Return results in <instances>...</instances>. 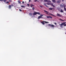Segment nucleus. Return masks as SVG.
Here are the masks:
<instances>
[{"label": "nucleus", "mask_w": 66, "mask_h": 66, "mask_svg": "<svg viewBox=\"0 0 66 66\" xmlns=\"http://www.w3.org/2000/svg\"><path fill=\"white\" fill-rule=\"evenodd\" d=\"M60 12L61 13H63V11L62 10H61Z\"/></svg>", "instance_id": "obj_20"}, {"label": "nucleus", "mask_w": 66, "mask_h": 66, "mask_svg": "<svg viewBox=\"0 0 66 66\" xmlns=\"http://www.w3.org/2000/svg\"><path fill=\"white\" fill-rule=\"evenodd\" d=\"M64 9L65 11H66V8H65V7H64Z\"/></svg>", "instance_id": "obj_23"}, {"label": "nucleus", "mask_w": 66, "mask_h": 66, "mask_svg": "<svg viewBox=\"0 0 66 66\" xmlns=\"http://www.w3.org/2000/svg\"><path fill=\"white\" fill-rule=\"evenodd\" d=\"M66 22H64L62 23L61 24H60V26L61 27H62V26H66V24H65V23H66Z\"/></svg>", "instance_id": "obj_1"}, {"label": "nucleus", "mask_w": 66, "mask_h": 66, "mask_svg": "<svg viewBox=\"0 0 66 66\" xmlns=\"http://www.w3.org/2000/svg\"><path fill=\"white\" fill-rule=\"evenodd\" d=\"M10 1V2H12V1H11V0H10V1Z\"/></svg>", "instance_id": "obj_31"}, {"label": "nucleus", "mask_w": 66, "mask_h": 66, "mask_svg": "<svg viewBox=\"0 0 66 66\" xmlns=\"http://www.w3.org/2000/svg\"><path fill=\"white\" fill-rule=\"evenodd\" d=\"M34 15H36V14H38V15H40V13L38 12H35L34 13H33Z\"/></svg>", "instance_id": "obj_2"}, {"label": "nucleus", "mask_w": 66, "mask_h": 66, "mask_svg": "<svg viewBox=\"0 0 66 66\" xmlns=\"http://www.w3.org/2000/svg\"><path fill=\"white\" fill-rule=\"evenodd\" d=\"M44 5H45V6H46V7H48V6H47V5H46V4L45 3H44Z\"/></svg>", "instance_id": "obj_14"}, {"label": "nucleus", "mask_w": 66, "mask_h": 66, "mask_svg": "<svg viewBox=\"0 0 66 66\" xmlns=\"http://www.w3.org/2000/svg\"><path fill=\"white\" fill-rule=\"evenodd\" d=\"M48 15H52V16H54V15L51 14L50 13L49 14H48Z\"/></svg>", "instance_id": "obj_11"}, {"label": "nucleus", "mask_w": 66, "mask_h": 66, "mask_svg": "<svg viewBox=\"0 0 66 66\" xmlns=\"http://www.w3.org/2000/svg\"><path fill=\"white\" fill-rule=\"evenodd\" d=\"M49 9L50 10H53V9H52V8H49Z\"/></svg>", "instance_id": "obj_16"}, {"label": "nucleus", "mask_w": 66, "mask_h": 66, "mask_svg": "<svg viewBox=\"0 0 66 66\" xmlns=\"http://www.w3.org/2000/svg\"><path fill=\"white\" fill-rule=\"evenodd\" d=\"M30 7H32V4H31V5Z\"/></svg>", "instance_id": "obj_27"}, {"label": "nucleus", "mask_w": 66, "mask_h": 66, "mask_svg": "<svg viewBox=\"0 0 66 66\" xmlns=\"http://www.w3.org/2000/svg\"><path fill=\"white\" fill-rule=\"evenodd\" d=\"M60 20H61V21H64V20H62L61 19H60Z\"/></svg>", "instance_id": "obj_29"}, {"label": "nucleus", "mask_w": 66, "mask_h": 66, "mask_svg": "<svg viewBox=\"0 0 66 66\" xmlns=\"http://www.w3.org/2000/svg\"><path fill=\"white\" fill-rule=\"evenodd\" d=\"M22 3H24V2H22Z\"/></svg>", "instance_id": "obj_34"}, {"label": "nucleus", "mask_w": 66, "mask_h": 66, "mask_svg": "<svg viewBox=\"0 0 66 66\" xmlns=\"http://www.w3.org/2000/svg\"><path fill=\"white\" fill-rule=\"evenodd\" d=\"M40 16H44L42 14H40Z\"/></svg>", "instance_id": "obj_26"}, {"label": "nucleus", "mask_w": 66, "mask_h": 66, "mask_svg": "<svg viewBox=\"0 0 66 66\" xmlns=\"http://www.w3.org/2000/svg\"><path fill=\"white\" fill-rule=\"evenodd\" d=\"M3 1L5 2L6 1V0H3Z\"/></svg>", "instance_id": "obj_22"}, {"label": "nucleus", "mask_w": 66, "mask_h": 66, "mask_svg": "<svg viewBox=\"0 0 66 66\" xmlns=\"http://www.w3.org/2000/svg\"><path fill=\"white\" fill-rule=\"evenodd\" d=\"M51 2V1H48V2Z\"/></svg>", "instance_id": "obj_25"}, {"label": "nucleus", "mask_w": 66, "mask_h": 66, "mask_svg": "<svg viewBox=\"0 0 66 66\" xmlns=\"http://www.w3.org/2000/svg\"><path fill=\"white\" fill-rule=\"evenodd\" d=\"M32 6H34V5H32Z\"/></svg>", "instance_id": "obj_40"}, {"label": "nucleus", "mask_w": 66, "mask_h": 66, "mask_svg": "<svg viewBox=\"0 0 66 66\" xmlns=\"http://www.w3.org/2000/svg\"><path fill=\"white\" fill-rule=\"evenodd\" d=\"M44 1H45V2H48V0H44Z\"/></svg>", "instance_id": "obj_19"}, {"label": "nucleus", "mask_w": 66, "mask_h": 66, "mask_svg": "<svg viewBox=\"0 0 66 66\" xmlns=\"http://www.w3.org/2000/svg\"><path fill=\"white\" fill-rule=\"evenodd\" d=\"M35 9V8H34V7H33V8H32V9L33 10H34Z\"/></svg>", "instance_id": "obj_30"}, {"label": "nucleus", "mask_w": 66, "mask_h": 66, "mask_svg": "<svg viewBox=\"0 0 66 66\" xmlns=\"http://www.w3.org/2000/svg\"><path fill=\"white\" fill-rule=\"evenodd\" d=\"M56 16H58L59 17H61V16H62L61 15H60L59 13H57V14L56 15Z\"/></svg>", "instance_id": "obj_7"}, {"label": "nucleus", "mask_w": 66, "mask_h": 66, "mask_svg": "<svg viewBox=\"0 0 66 66\" xmlns=\"http://www.w3.org/2000/svg\"><path fill=\"white\" fill-rule=\"evenodd\" d=\"M40 7H43V6H41V5H40Z\"/></svg>", "instance_id": "obj_33"}, {"label": "nucleus", "mask_w": 66, "mask_h": 66, "mask_svg": "<svg viewBox=\"0 0 66 66\" xmlns=\"http://www.w3.org/2000/svg\"><path fill=\"white\" fill-rule=\"evenodd\" d=\"M19 10L21 12L22 11V10H21L20 9H19Z\"/></svg>", "instance_id": "obj_28"}, {"label": "nucleus", "mask_w": 66, "mask_h": 66, "mask_svg": "<svg viewBox=\"0 0 66 66\" xmlns=\"http://www.w3.org/2000/svg\"><path fill=\"white\" fill-rule=\"evenodd\" d=\"M6 3H9V2H6Z\"/></svg>", "instance_id": "obj_37"}, {"label": "nucleus", "mask_w": 66, "mask_h": 66, "mask_svg": "<svg viewBox=\"0 0 66 66\" xmlns=\"http://www.w3.org/2000/svg\"><path fill=\"white\" fill-rule=\"evenodd\" d=\"M50 4H51V5H52V6H53V7H55V6H54V5H53V4L52 3H51Z\"/></svg>", "instance_id": "obj_10"}, {"label": "nucleus", "mask_w": 66, "mask_h": 66, "mask_svg": "<svg viewBox=\"0 0 66 66\" xmlns=\"http://www.w3.org/2000/svg\"><path fill=\"white\" fill-rule=\"evenodd\" d=\"M21 7H22L23 8H24V7H25L24 6L22 5L21 6Z\"/></svg>", "instance_id": "obj_17"}, {"label": "nucleus", "mask_w": 66, "mask_h": 66, "mask_svg": "<svg viewBox=\"0 0 66 66\" xmlns=\"http://www.w3.org/2000/svg\"><path fill=\"white\" fill-rule=\"evenodd\" d=\"M29 15H30V16H32V14L31 13H29Z\"/></svg>", "instance_id": "obj_18"}, {"label": "nucleus", "mask_w": 66, "mask_h": 66, "mask_svg": "<svg viewBox=\"0 0 66 66\" xmlns=\"http://www.w3.org/2000/svg\"><path fill=\"white\" fill-rule=\"evenodd\" d=\"M31 0H29V2H31Z\"/></svg>", "instance_id": "obj_36"}, {"label": "nucleus", "mask_w": 66, "mask_h": 66, "mask_svg": "<svg viewBox=\"0 0 66 66\" xmlns=\"http://www.w3.org/2000/svg\"><path fill=\"white\" fill-rule=\"evenodd\" d=\"M27 5H28V6H29V4H27Z\"/></svg>", "instance_id": "obj_35"}, {"label": "nucleus", "mask_w": 66, "mask_h": 66, "mask_svg": "<svg viewBox=\"0 0 66 66\" xmlns=\"http://www.w3.org/2000/svg\"><path fill=\"white\" fill-rule=\"evenodd\" d=\"M61 2V1L60 0H59L57 2V3H60Z\"/></svg>", "instance_id": "obj_9"}, {"label": "nucleus", "mask_w": 66, "mask_h": 66, "mask_svg": "<svg viewBox=\"0 0 66 66\" xmlns=\"http://www.w3.org/2000/svg\"><path fill=\"white\" fill-rule=\"evenodd\" d=\"M44 11L45 13H47L46 14H49L48 13H49V12H48L46 10H44Z\"/></svg>", "instance_id": "obj_8"}, {"label": "nucleus", "mask_w": 66, "mask_h": 66, "mask_svg": "<svg viewBox=\"0 0 66 66\" xmlns=\"http://www.w3.org/2000/svg\"><path fill=\"white\" fill-rule=\"evenodd\" d=\"M47 5H50V4L49 3H47Z\"/></svg>", "instance_id": "obj_24"}, {"label": "nucleus", "mask_w": 66, "mask_h": 66, "mask_svg": "<svg viewBox=\"0 0 66 66\" xmlns=\"http://www.w3.org/2000/svg\"><path fill=\"white\" fill-rule=\"evenodd\" d=\"M55 24V25H56V23H54Z\"/></svg>", "instance_id": "obj_32"}, {"label": "nucleus", "mask_w": 66, "mask_h": 66, "mask_svg": "<svg viewBox=\"0 0 66 66\" xmlns=\"http://www.w3.org/2000/svg\"><path fill=\"white\" fill-rule=\"evenodd\" d=\"M18 3H20H20H21V2H20V1H18Z\"/></svg>", "instance_id": "obj_21"}, {"label": "nucleus", "mask_w": 66, "mask_h": 66, "mask_svg": "<svg viewBox=\"0 0 66 66\" xmlns=\"http://www.w3.org/2000/svg\"><path fill=\"white\" fill-rule=\"evenodd\" d=\"M47 18H52V17L50 16H47Z\"/></svg>", "instance_id": "obj_6"}, {"label": "nucleus", "mask_w": 66, "mask_h": 66, "mask_svg": "<svg viewBox=\"0 0 66 66\" xmlns=\"http://www.w3.org/2000/svg\"><path fill=\"white\" fill-rule=\"evenodd\" d=\"M42 18V17L39 16L38 17V19H40V18Z\"/></svg>", "instance_id": "obj_12"}, {"label": "nucleus", "mask_w": 66, "mask_h": 66, "mask_svg": "<svg viewBox=\"0 0 66 66\" xmlns=\"http://www.w3.org/2000/svg\"><path fill=\"white\" fill-rule=\"evenodd\" d=\"M64 0H62V1H63H63H64Z\"/></svg>", "instance_id": "obj_39"}, {"label": "nucleus", "mask_w": 66, "mask_h": 66, "mask_svg": "<svg viewBox=\"0 0 66 66\" xmlns=\"http://www.w3.org/2000/svg\"><path fill=\"white\" fill-rule=\"evenodd\" d=\"M48 26L52 27V28H54V27H55V26L53 24H48Z\"/></svg>", "instance_id": "obj_3"}, {"label": "nucleus", "mask_w": 66, "mask_h": 66, "mask_svg": "<svg viewBox=\"0 0 66 66\" xmlns=\"http://www.w3.org/2000/svg\"><path fill=\"white\" fill-rule=\"evenodd\" d=\"M11 5H9V9H11Z\"/></svg>", "instance_id": "obj_13"}, {"label": "nucleus", "mask_w": 66, "mask_h": 66, "mask_svg": "<svg viewBox=\"0 0 66 66\" xmlns=\"http://www.w3.org/2000/svg\"><path fill=\"white\" fill-rule=\"evenodd\" d=\"M60 7H65V6L63 4H62L60 5Z\"/></svg>", "instance_id": "obj_4"}, {"label": "nucleus", "mask_w": 66, "mask_h": 66, "mask_svg": "<svg viewBox=\"0 0 66 66\" xmlns=\"http://www.w3.org/2000/svg\"><path fill=\"white\" fill-rule=\"evenodd\" d=\"M52 1L53 2H54V3L56 2L55 0H52Z\"/></svg>", "instance_id": "obj_15"}, {"label": "nucleus", "mask_w": 66, "mask_h": 66, "mask_svg": "<svg viewBox=\"0 0 66 66\" xmlns=\"http://www.w3.org/2000/svg\"><path fill=\"white\" fill-rule=\"evenodd\" d=\"M0 1H3V0H0Z\"/></svg>", "instance_id": "obj_38"}, {"label": "nucleus", "mask_w": 66, "mask_h": 66, "mask_svg": "<svg viewBox=\"0 0 66 66\" xmlns=\"http://www.w3.org/2000/svg\"><path fill=\"white\" fill-rule=\"evenodd\" d=\"M44 22H45L46 23H49V22H46L45 21H43V22H41V23L43 24V25H44L45 24V23Z\"/></svg>", "instance_id": "obj_5"}]
</instances>
